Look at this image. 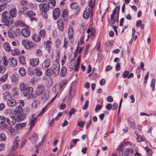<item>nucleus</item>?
Listing matches in <instances>:
<instances>
[{
    "label": "nucleus",
    "mask_w": 156,
    "mask_h": 156,
    "mask_svg": "<svg viewBox=\"0 0 156 156\" xmlns=\"http://www.w3.org/2000/svg\"><path fill=\"white\" fill-rule=\"evenodd\" d=\"M19 102H16V101L13 99H8L7 101V105L10 107H15L16 108L13 111H11L9 115L14 112L16 113H20L23 110L22 107L25 104L23 100H19Z\"/></svg>",
    "instance_id": "1"
},
{
    "label": "nucleus",
    "mask_w": 156,
    "mask_h": 156,
    "mask_svg": "<svg viewBox=\"0 0 156 156\" xmlns=\"http://www.w3.org/2000/svg\"><path fill=\"white\" fill-rule=\"evenodd\" d=\"M1 20L4 23V25L7 26L11 25L13 21L12 19L10 17L9 15H8L7 11H5L2 13Z\"/></svg>",
    "instance_id": "2"
},
{
    "label": "nucleus",
    "mask_w": 156,
    "mask_h": 156,
    "mask_svg": "<svg viewBox=\"0 0 156 156\" xmlns=\"http://www.w3.org/2000/svg\"><path fill=\"white\" fill-rule=\"evenodd\" d=\"M120 10L119 6H116L113 10L112 13L111 15V21L112 23L114 24L116 21H119V15Z\"/></svg>",
    "instance_id": "3"
},
{
    "label": "nucleus",
    "mask_w": 156,
    "mask_h": 156,
    "mask_svg": "<svg viewBox=\"0 0 156 156\" xmlns=\"http://www.w3.org/2000/svg\"><path fill=\"white\" fill-rule=\"evenodd\" d=\"M34 91L33 88L32 87H28L23 92L24 97H26L28 99L32 98L34 97L33 93Z\"/></svg>",
    "instance_id": "4"
},
{
    "label": "nucleus",
    "mask_w": 156,
    "mask_h": 156,
    "mask_svg": "<svg viewBox=\"0 0 156 156\" xmlns=\"http://www.w3.org/2000/svg\"><path fill=\"white\" fill-rule=\"evenodd\" d=\"M117 150H119V156H128L130 154H133V150L131 148H126L124 151L121 149H118Z\"/></svg>",
    "instance_id": "5"
},
{
    "label": "nucleus",
    "mask_w": 156,
    "mask_h": 156,
    "mask_svg": "<svg viewBox=\"0 0 156 156\" xmlns=\"http://www.w3.org/2000/svg\"><path fill=\"white\" fill-rule=\"evenodd\" d=\"M45 90V87L44 85L39 84L37 87L35 93L36 95H41L44 92Z\"/></svg>",
    "instance_id": "6"
},
{
    "label": "nucleus",
    "mask_w": 156,
    "mask_h": 156,
    "mask_svg": "<svg viewBox=\"0 0 156 156\" xmlns=\"http://www.w3.org/2000/svg\"><path fill=\"white\" fill-rule=\"evenodd\" d=\"M52 69L54 72V76H57L59 73L60 66L59 63L56 62L53 65Z\"/></svg>",
    "instance_id": "7"
},
{
    "label": "nucleus",
    "mask_w": 156,
    "mask_h": 156,
    "mask_svg": "<svg viewBox=\"0 0 156 156\" xmlns=\"http://www.w3.org/2000/svg\"><path fill=\"white\" fill-rule=\"evenodd\" d=\"M22 45L27 49H29L32 48L33 46V42L26 40L22 41Z\"/></svg>",
    "instance_id": "8"
},
{
    "label": "nucleus",
    "mask_w": 156,
    "mask_h": 156,
    "mask_svg": "<svg viewBox=\"0 0 156 156\" xmlns=\"http://www.w3.org/2000/svg\"><path fill=\"white\" fill-rule=\"evenodd\" d=\"M18 29H16V30H14L12 29H9L8 31V34L9 37L12 38H15L17 37V30Z\"/></svg>",
    "instance_id": "9"
},
{
    "label": "nucleus",
    "mask_w": 156,
    "mask_h": 156,
    "mask_svg": "<svg viewBox=\"0 0 156 156\" xmlns=\"http://www.w3.org/2000/svg\"><path fill=\"white\" fill-rule=\"evenodd\" d=\"M37 119V118L35 117L34 114H32L29 119V125H30L29 129H31L35 125V122Z\"/></svg>",
    "instance_id": "10"
},
{
    "label": "nucleus",
    "mask_w": 156,
    "mask_h": 156,
    "mask_svg": "<svg viewBox=\"0 0 156 156\" xmlns=\"http://www.w3.org/2000/svg\"><path fill=\"white\" fill-rule=\"evenodd\" d=\"M49 5L43 3L39 5V7L41 10L44 12H48L49 9Z\"/></svg>",
    "instance_id": "11"
},
{
    "label": "nucleus",
    "mask_w": 156,
    "mask_h": 156,
    "mask_svg": "<svg viewBox=\"0 0 156 156\" xmlns=\"http://www.w3.org/2000/svg\"><path fill=\"white\" fill-rule=\"evenodd\" d=\"M71 8L75 10V13L76 14H78L80 11V8L78 6L76 2H73L70 5Z\"/></svg>",
    "instance_id": "12"
},
{
    "label": "nucleus",
    "mask_w": 156,
    "mask_h": 156,
    "mask_svg": "<svg viewBox=\"0 0 156 156\" xmlns=\"http://www.w3.org/2000/svg\"><path fill=\"white\" fill-rule=\"evenodd\" d=\"M36 13H33V12L31 10L28 11L26 12L25 13L24 15L26 17H28L30 18V20L32 21L33 20H36V19L33 17L34 16H35Z\"/></svg>",
    "instance_id": "13"
},
{
    "label": "nucleus",
    "mask_w": 156,
    "mask_h": 156,
    "mask_svg": "<svg viewBox=\"0 0 156 156\" xmlns=\"http://www.w3.org/2000/svg\"><path fill=\"white\" fill-rule=\"evenodd\" d=\"M60 14V9L59 8H57L55 9L53 11V17L54 20H56L58 18Z\"/></svg>",
    "instance_id": "14"
},
{
    "label": "nucleus",
    "mask_w": 156,
    "mask_h": 156,
    "mask_svg": "<svg viewBox=\"0 0 156 156\" xmlns=\"http://www.w3.org/2000/svg\"><path fill=\"white\" fill-rule=\"evenodd\" d=\"M22 36L24 37H27L30 36V30L28 28H24L21 31Z\"/></svg>",
    "instance_id": "15"
},
{
    "label": "nucleus",
    "mask_w": 156,
    "mask_h": 156,
    "mask_svg": "<svg viewBox=\"0 0 156 156\" xmlns=\"http://www.w3.org/2000/svg\"><path fill=\"white\" fill-rule=\"evenodd\" d=\"M20 139L18 136L14 138V141L13 145L12 146V151L15 150L18 147L19 142L20 141Z\"/></svg>",
    "instance_id": "16"
},
{
    "label": "nucleus",
    "mask_w": 156,
    "mask_h": 156,
    "mask_svg": "<svg viewBox=\"0 0 156 156\" xmlns=\"http://www.w3.org/2000/svg\"><path fill=\"white\" fill-rule=\"evenodd\" d=\"M39 61L38 58L31 59L30 60V64L33 67L37 66L39 64Z\"/></svg>",
    "instance_id": "17"
},
{
    "label": "nucleus",
    "mask_w": 156,
    "mask_h": 156,
    "mask_svg": "<svg viewBox=\"0 0 156 156\" xmlns=\"http://www.w3.org/2000/svg\"><path fill=\"white\" fill-rule=\"evenodd\" d=\"M75 91L74 87L71 86L69 90L68 99L70 100L72 97L75 95Z\"/></svg>",
    "instance_id": "18"
},
{
    "label": "nucleus",
    "mask_w": 156,
    "mask_h": 156,
    "mask_svg": "<svg viewBox=\"0 0 156 156\" xmlns=\"http://www.w3.org/2000/svg\"><path fill=\"white\" fill-rule=\"evenodd\" d=\"M8 61L10 66L12 67H15L17 65L16 60V59L13 57L10 58L9 59Z\"/></svg>",
    "instance_id": "19"
},
{
    "label": "nucleus",
    "mask_w": 156,
    "mask_h": 156,
    "mask_svg": "<svg viewBox=\"0 0 156 156\" xmlns=\"http://www.w3.org/2000/svg\"><path fill=\"white\" fill-rule=\"evenodd\" d=\"M16 113L14 112V113H13V115H12V114H11L10 115H10V119H7L6 121L10 125L13 124L14 123L13 122H12L13 120L15 122V118L14 116L16 115Z\"/></svg>",
    "instance_id": "20"
},
{
    "label": "nucleus",
    "mask_w": 156,
    "mask_h": 156,
    "mask_svg": "<svg viewBox=\"0 0 156 156\" xmlns=\"http://www.w3.org/2000/svg\"><path fill=\"white\" fill-rule=\"evenodd\" d=\"M17 14V10L16 8H13L10 10L9 15L12 18L16 17Z\"/></svg>",
    "instance_id": "21"
},
{
    "label": "nucleus",
    "mask_w": 156,
    "mask_h": 156,
    "mask_svg": "<svg viewBox=\"0 0 156 156\" xmlns=\"http://www.w3.org/2000/svg\"><path fill=\"white\" fill-rule=\"evenodd\" d=\"M50 65V62L49 58H46L42 64L43 68L45 69L48 68Z\"/></svg>",
    "instance_id": "22"
},
{
    "label": "nucleus",
    "mask_w": 156,
    "mask_h": 156,
    "mask_svg": "<svg viewBox=\"0 0 156 156\" xmlns=\"http://www.w3.org/2000/svg\"><path fill=\"white\" fill-rule=\"evenodd\" d=\"M57 24L59 30L60 31H63L64 27L62 20L61 19H59L57 21Z\"/></svg>",
    "instance_id": "23"
},
{
    "label": "nucleus",
    "mask_w": 156,
    "mask_h": 156,
    "mask_svg": "<svg viewBox=\"0 0 156 156\" xmlns=\"http://www.w3.org/2000/svg\"><path fill=\"white\" fill-rule=\"evenodd\" d=\"M127 121L130 127L133 129H134L136 126L134 120L131 118H129L127 119Z\"/></svg>",
    "instance_id": "24"
},
{
    "label": "nucleus",
    "mask_w": 156,
    "mask_h": 156,
    "mask_svg": "<svg viewBox=\"0 0 156 156\" xmlns=\"http://www.w3.org/2000/svg\"><path fill=\"white\" fill-rule=\"evenodd\" d=\"M76 60L75 59H72L69 62V68L70 71H72L74 68L75 66L76 65Z\"/></svg>",
    "instance_id": "25"
},
{
    "label": "nucleus",
    "mask_w": 156,
    "mask_h": 156,
    "mask_svg": "<svg viewBox=\"0 0 156 156\" xmlns=\"http://www.w3.org/2000/svg\"><path fill=\"white\" fill-rule=\"evenodd\" d=\"M21 113H19V114L17 116L16 118L17 120L19 122L22 121L26 117L25 114L24 113L21 114Z\"/></svg>",
    "instance_id": "26"
},
{
    "label": "nucleus",
    "mask_w": 156,
    "mask_h": 156,
    "mask_svg": "<svg viewBox=\"0 0 156 156\" xmlns=\"http://www.w3.org/2000/svg\"><path fill=\"white\" fill-rule=\"evenodd\" d=\"M26 86L25 83L23 82L20 83L19 84V87L20 90L21 92H23L27 87Z\"/></svg>",
    "instance_id": "27"
},
{
    "label": "nucleus",
    "mask_w": 156,
    "mask_h": 156,
    "mask_svg": "<svg viewBox=\"0 0 156 156\" xmlns=\"http://www.w3.org/2000/svg\"><path fill=\"white\" fill-rule=\"evenodd\" d=\"M73 27H69L68 29V34L69 39L70 40H71L73 38Z\"/></svg>",
    "instance_id": "28"
},
{
    "label": "nucleus",
    "mask_w": 156,
    "mask_h": 156,
    "mask_svg": "<svg viewBox=\"0 0 156 156\" xmlns=\"http://www.w3.org/2000/svg\"><path fill=\"white\" fill-rule=\"evenodd\" d=\"M45 74L46 75L51 76L52 75L54 76V72L52 69L51 68H50L47 69L45 71Z\"/></svg>",
    "instance_id": "29"
},
{
    "label": "nucleus",
    "mask_w": 156,
    "mask_h": 156,
    "mask_svg": "<svg viewBox=\"0 0 156 156\" xmlns=\"http://www.w3.org/2000/svg\"><path fill=\"white\" fill-rule=\"evenodd\" d=\"M49 96V94L48 93H45L44 95L42 97L41 101L43 103L45 102L48 100Z\"/></svg>",
    "instance_id": "30"
},
{
    "label": "nucleus",
    "mask_w": 156,
    "mask_h": 156,
    "mask_svg": "<svg viewBox=\"0 0 156 156\" xmlns=\"http://www.w3.org/2000/svg\"><path fill=\"white\" fill-rule=\"evenodd\" d=\"M3 47L7 51L10 52L11 50L10 46L9 44L7 42H5L3 45Z\"/></svg>",
    "instance_id": "31"
},
{
    "label": "nucleus",
    "mask_w": 156,
    "mask_h": 156,
    "mask_svg": "<svg viewBox=\"0 0 156 156\" xmlns=\"http://www.w3.org/2000/svg\"><path fill=\"white\" fill-rule=\"evenodd\" d=\"M30 140L33 143L36 142L38 140V137L37 134L34 133L33 135L30 138Z\"/></svg>",
    "instance_id": "32"
},
{
    "label": "nucleus",
    "mask_w": 156,
    "mask_h": 156,
    "mask_svg": "<svg viewBox=\"0 0 156 156\" xmlns=\"http://www.w3.org/2000/svg\"><path fill=\"white\" fill-rule=\"evenodd\" d=\"M32 40L35 42H38L41 40L40 37L36 34H34L32 37Z\"/></svg>",
    "instance_id": "33"
},
{
    "label": "nucleus",
    "mask_w": 156,
    "mask_h": 156,
    "mask_svg": "<svg viewBox=\"0 0 156 156\" xmlns=\"http://www.w3.org/2000/svg\"><path fill=\"white\" fill-rule=\"evenodd\" d=\"M67 69L66 67L63 66L62 68L61 72L60 73V75L62 77L64 76L66 74Z\"/></svg>",
    "instance_id": "34"
},
{
    "label": "nucleus",
    "mask_w": 156,
    "mask_h": 156,
    "mask_svg": "<svg viewBox=\"0 0 156 156\" xmlns=\"http://www.w3.org/2000/svg\"><path fill=\"white\" fill-rule=\"evenodd\" d=\"M19 71L20 75L22 76H24L26 73V70L23 67L20 68Z\"/></svg>",
    "instance_id": "35"
},
{
    "label": "nucleus",
    "mask_w": 156,
    "mask_h": 156,
    "mask_svg": "<svg viewBox=\"0 0 156 156\" xmlns=\"http://www.w3.org/2000/svg\"><path fill=\"white\" fill-rule=\"evenodd\" d=\"M25 24L21 20H19L15 22V25L17 27L19 26L23 27Z\"/></svg>",
    "instance_id": "36"
},
{
    "label": "nucleus",
    "mask_w": 156,
    "mask_h": 156,
    "mask_svg": "<svg viewBox=\"0 0 156 156\" xmlns=\"http://www.w3.org/2000/svg\"><path fill=\"white\" fill-rule=\"evenodd\" d=\"M35 74L38 76H40L42 74V72L40 70V69L38 67L36 68L35 69Z\"/></svg>",
    "instance_id": "37"
},
{
    "label": "nucleus",
    "mask_w": 156,
    "mask_h": 156,
    "mask_svg": "<svg viewBox=\"0 0 156 156\" xmlns=\"http://www.w3.org/2000/svg\"><path fill=\"white\" fill-rule=\"evenodd\" d=\"M26 125L25 122H23L19 123L15 126L16 129L18 130L19 129H21L25 126Z\"/></svg>",
    "instance_id": "38"
},
{
    "label": "nucleus",
    "mask_w": 156,
    "mask_h": 156,
    "mask_svg": "<svg viewBox=\"0 0 156 156\" xmlns=\"http://www.w3.org/2000/svg\"><path fill=\"white\" fill-rule=\"evenodd\" d=\"M90 10L88 9V10H86L84 12L83 14V17L85 19H87L88 18L90 14Z\"/></svg>",
    "instance_id": "39"
},
{
    "label": "nucleus",
    "mask_w": 156,
    "mask_h": 156,
    "mask_svg": "<svg viewBox=\"0 0 156 156\" xmlns=\"http://www.w3.org/2000/svg\"><path fill=\"white\" fill-rule=\"evenodd\" d=\"M19 62L22 65H25L26 63L25 57L24 56H21L19 57Z\"/></svg>",
    "instance_id": "40"
},
{
    "label": "nucleus",
    "mask_w": 156,
    "mask_h": 156,
    "mask_svg": "<svg viewBox=\"0 0 156 156\" xmlns=\"http://www.w3.org/2000/svg\"><path fill=\"white\" fill-rule=\"evenodd\" d=\"M9 130L11 134L13 135H15L18 133V130L17 129L15 130L12 127Z\"/></svg>",
    "instance_id": "41"
},
{
    "label": "nucleus",
    "mask_w": 156,
    "mask_h": 156,
    "mask_svg": "<svg viewBox=\"0 0 156 156\" xmlns=\"http://www.w3.org/2000/svg\"><path fill=\"white\" fill-rule=\"evenodd\" d=\"M11 87L9 85L4 84L2 86V88L4 90H6L10 89Z\"/></svg>",
    "instance_id": "42"
},
{
    "label": "nucleus",
    "mask_w": 156,
    "mask_h": 156,
    "mask_svg": "<svg viewBox=\"0 0 156 156\" xmlns=\"http://www.w3.org/2000/svg\"><path fill=\"white\" fill-rule=\"evenodd\" d=\"M8 74L6 73L5 75H3L0 78V81L2 82H5L7 79Z\"/></svg>",
    "instance_id": "43"
},
{
    "label": "nucleus",
    "mask_w": 156,
    "mask_h": 156,
    "mask_svg": "<svg viewBox=\"0 0 156 156\" xmlns=\"http://www.w3.org/2000/svg\"><path fill=\"white\" fill-rule=\"evenodd\" d=\"M30 111V109L28 107H25L24 109H23V110L22 111V112H23L24 114H28Z\"/></svg>",
    "instance_id": "44"
},
{
    "label": "nucleus",
    "mask_w": 156,
    "mask_h": 156,
    "mask_svg": "<svg viewBox=\"0 0 156 156\" xmlns=\"http://www.w3.org/2000/svg\"><path fill=\"white\" fill-rule=\"evenodd\" d=\"M28 8L24 6L20 9L19 11V13L22 14Z\"/></svg>",
    "instance_id": "45"
},
{
    "label": "nucleus",
    "mask_w": 156,
    "mask_h": 156,
    "mask_svg": "<svg viewBox=\"0 0 156 156\" xmlns=\"http://www.w3.org/2000/svg\"><path fill=\"white\" fill-rule=\"evenodd\" d=\"M10 96V93L8 91L5 92L3 94V97L4 99L6 100H8V97H9Z\"/></svg>",
    "instance_id": "46"
},
{
    "label": "nucleus",
    "mask_w": 156,
    "mask_h": 156,
    "mask_svg": "<svg viewBox=\"0 0 156 156\" xmlns=\"http://www.w3.org/2000/svg\"><path fill=\"white\" fill-rule=\"evenodd\" d=\"M11 53L13 55H16L19 54L20 51L18 49H14V50H12Z\"/></svg>",
    "instance_id": "47"
},
{
    "label": "nucleus",
    "mask_w": 156,
    "mask_h": 156,
    "mask_svg": "<svg viewBox=\"0 0 156 156\" xmlns=\"http://www.w3.org/2000/svg\"><path fill=\"white\" fill-rule=\"evenodd\" d=\"M6 70V67L0 65V73H4Z\"/></svg>",
    "instance_id": "48"
},
{
    "label": "nucleus",
    "mask_w": 156,
    "mask_h": 156,
    "mask_svg": "<svg viewBox=\"0 0 156 156\" xmlns=\"http://www.w3.org/2000/svg\"><path fill=\"white\" fill-rule=\"evenodd\" d=\"M6 139V138L4 133H0V140L2 141H4Z\"/></svg>",
    "instance_id": "49"
},
{
    "label": "nucleus",
    "mask_w": 156,
    "mask_h": 156,
    "mask_svg": "<svg viewBox=\"0 0 156 156\" xmlns=\"http://www.w3.org/2000/svg\"><path fill=\"white\" fill-rule=\"evenodd\" d=\"M7 6L6 3H4L0 5V12L3 11Z\"/></svg>",
    "instance_id": "50"
},
{
    "label": "nucleus",
    "mask_w": 156,
    "mask_h": 156,
    "mask_svg": "<svg viewBox=\"0 0 156 156\" xmlns=\"http://www.w3.org/2000/svg\"><path fill=\"white\" fill-rule=\"evenodd\" d=\"M155 80L154 79H153L151 81V86L153 87L152 89V90L154 91L155 90Z\"/></svg>",
    "instance_id": "51"
},
{
    "label": "nucleus",
    "mask_w": 156,
    "mask_h": 156,
    "mask_svg": "<svg viewBox=\"0 0 156 156\" xmlns=\"http://www.w3.org/2000/svg\"><path fill=\"white\" fill-rule=\"evenodd\" d=\"M39 34L42 37H44L46 35V32L45 30H43L40 31L39 32Z\"/></svg>",
    "instance_id": "52"
},
{
    "label": "nucleus",
    "mask_w": 156,
    "mask_h": 156,
    "mask_svg": "<svg viewBox=\"0 0 156 156\" xmlns=\"http://www.w3.org/2000/svg\"><path fill=\"white\" fill-rule=\"evenodd\" d=\"M63 85L61 83H59V85H55L54 87L53 88V90L55 89V90L56 91V89H58V88L59 89H61Z\"/></svg>",
    "instance_id": "53"
},
{
    "label": "nucleus",
    "mask_w": 156,
    "mask_h": 156,
    "mask_svg": "<svg viewBox=\"0 0 156 156\" xmlns=\"http://www.w3.org/2000/svg\"><path fill=\"white\" fill-rule=\"evenodd\" d=\"M78 126L81 127H83L85 125V122L83 121H81L78 122L77 124Z\"/></svg>",
    "instance_id": "54"
},
{
    "label": "nucleus",
    "mask_w": 156,
    "mask_h": 156,
    "mask_svg": "<svg viewBox=\"0 0 156 156\" xmlns=\"http://www.w3.org/2000/svg\"><path fill=\"white\" fill-rule=\"evenodd\" d=\"M76 111V110L75 108H72L69 112V114L70 115V117L71 115L74 114Z\"/></svg>",
    "instance_id": "55"
},
{
    "label": "nucleus",
    "mask_w": 156,
    "mask_h": 156,
    "mask_svg": "<svg viewBox=\"0 0 156 156\" xmlns=\"http://www.w3.org/2000/svg\"><path fill=\"white\" fill-rule=\"evenodd\" d=\"M38 102L37 100H35L32 103V107L33 108H35L37 106Z\"/></svg>",
    "instance_id": "56"
},
{
    "label": "nucleus",
    "mask_w": 156,
    "mask_h": 156,
    "mask_svg": "<svg viewBox=\"0 0 156 156\" xmlns=\"http://www.w3.org/2000/svg\"><path fill=\"white\" fill-rule=\"evenodd\" d=\"M12 79L13 82H16L18 80V77L17 75H13L12 76Z\"/></svg>",
    "instance_id": "57"
},
{
    "label": "nucleus",
    "mask_w": 156,
    "mask_h": 156,
    "mask_svg": "<svg viewBox=\"0 0 156 156\" xmlns=\"http://www.w3.org/2000/svg\"><path fill=\"white\" fill-rule=\"evenodd\" d=\"M102 108V106L99 105H97L95 108V111L96 112H98L99 110H101Z\"/></svg>",
    "instance_id": "58"
},
{
    "label": "nucleus",
    "mask_w": 156,
    "mask_h": 156,
    "mask_svg": "<svg viewBox=\"0 0 156 156\" xmlns=\"http://www.w3.org/2000/svg\"><path fill=\"white\" fill-rule=\"evenodd\" d=\"M129 72L128 71H125L122 74V76L124 78H125L128 76Z\"/></svg>",
    "instance_id": "59"
},
{
    "label": "nucleus",
    "mask_w": 156,
    "mask_h": 156,
    "mask_svg": "<svg viewBox=\"0 0 156 156\" xmlns=\"http://www.w3.org/2000/svg\"><path fill=\"white\" fill-rule=\"evenodd\" d=\"M5 118L3 116H0V124H2L5 122Z\"/></svg>",
    "instance_id": "60"
},
{
    "label": "nucleus",
    "mask_w": 156,
    "mask_h": 156,
    "mask_svg": "<svg viewBox=\"0 0 156 156\" xmlns=\"http://www.w3.org/2000/svg\"><path fill=\"white\" fill-rule=\"evenodd\" d=\"M145 150L147 151V154L148 155H150L151 154V150L148 148V147H146L145 148Z\"/></svg>",
    "instance_id": "61"
},
{
    "label": "nucleus",
    "mask_w": 156,
    "mask_h": 156,
    "mask_svg": "<svg viewBox=\"0 0 156 156\" xmlns=\"http://www.w3.org/2000/svg\"><path fill=\"white\" fill-rule=\"evenodd\" d=\"M68 12V11L66 9H64L63 10L62 12V17L64 18L66 16Z\"/></svg>",
    "instance_id": "62"
},
{
    "label": "nucleus",
    "mask_w": 156,
    "mask_h": 156,
    "mask_svg": "<svg viewBox=\"0 0 156 156\" xmlns=\"http://www.w3.org/2000/svg\"><path fill=\"white\" fill-rule=\"evenodd\" d=\"M89 101H86L83 107V109H86L87 108L89 104Z\"/></svg>",
    "instance_id": "63"
},
{
    "label": "nucleus",
    "mask_w": 156,
    "mask_h": 156,
    "mask_svg": "<svg viewBox=\"0 0 156 156\" xmlns=\"http://www.w3.org/2000/svg\"><path fill=\"white\" fill-rule=\"evenodd\" d=\"M5 148V145L4 144L2 143L0 144V151L4 150Z\"/></svg>",
    "instance_id": "64"
}]
</instances>
